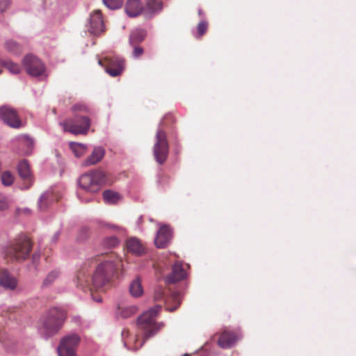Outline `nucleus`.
<instances>
[{
  "instance_id": "e433bc0d",
  "label": "nucleus",
  "mask_w": 356,
  "mask_h": 356,
  "mask_svg": "<svg viewBox=\"0 0 356 356\" xmlns=\"http://www.w3.org/2000/svg\"><path fill=\"white\" fill-rule=\"evenodd\" d=\"M118 239L116 237L111 236L106 239L105 244L109 248H113L116 246L118 244Z\"/></svg>"
},
{
  "instance_id": "393cba45",
  "label": "nucleus",
  "mask_w": 356,
  "mask_h": 356,
  "mask_svg": "<svg viewBox=\"0 0 356 356\" xmlns=\"http://www.w3.org/2000/svg\"><path fill=\"white\" fill-rule=\"evenodd\" d=\"M146 31L143 29H136L133 31L129 36V43L131 46L142 42L146 37Z\"/></svg>"
},
{
  "instance_id": "4c0bfd02",
  "label": "nucleus",
  "mask_w": 356,
  "mask_h": 356,
  "mask_svg": "<svg viewBox=\"0 0 356 356\" xmlns=\"http://www.w3.org/2000/svg\"><path fill=\"white\" fill-rule=\"evenodd\" d=\"M10 0H0V12L3 13L10 7Z\"/></svg>"
},
{
  "instance_id": "c756f323",
  "label": "nucleus",
  "mask_w": 356,
  "mask_h": 356,
  "mask_svg": "<svg viewBox=\"0 0 356 356\" xmlns=\"http://www.w3.org/2000/svg\"><path fill=\"white\" fill-rule=\"evenodd\" d=\"M104 3L110 9L114 10L122 6L123 0H103Z\"/></svg>"
},
{
  "instance_id": "aec40b11",
  "label": "nucleus",
  "mask_w": 356,
  "mask_h": 356,
  "mask_svg": "<svg viewBox=\"0 0 356 356\" xmlns=\"http://www.w3.org/2000/svg\"><path fill=\"white\" fill-rule=\"evenodd\" d=\"M181 294L178 292H172L165 298V309L172 312L175 311L181 304Z\"/></svg>"
},
{
  "instance_id": "1a4fd4ad",
  "label": "nucleus",
  "mask_w": 356,
  "mask_h": 356,
  "mask_svg": "<svg viewBox=\"0 0 356 356\" xmlns=\"http://www.w3.org/2000/svg\"><path fill=\"white\" fill-rule=\"evenodd\" d=\"M23 66L28 74L31 76H40L46 74V68L44 63L33 55H27L23 59Z\"/></svg>"
},
{
  "instance_id": "a19ab883",
  "label": "nucleus",
  "mask_w": 356,
  "mask_h": 356,
  "mask_svg": "<svg viewBox=\"0 0 356 356\" xmlns=\"http://www.w3.org/2000/svg\"><path fill=\"white\" fill-rule=\"evenodd\" d=\"M17 214H20L21 213H29V210L28 209H17Z\"/></svg>"
},
{
  "instance_id": "f8f14e48",
  "label": "nucleus",
  "mask_w": 356,
  "mask_h": 356,
  "mask_svg": "<svg viewBox=\"0 0 356 356\" xmlns=\"http://www.w3.org/2000/svg\"><path fill=\"white\" fill-rule=\"evenodd\" d=\"M105 30V26L100 10H95L90 16L88 31L94 35H99Z\"/></svg>"
},
{
  "instance_id": "c85d7f7f",
  "label": "nucleus",
  "mask_w": 356,
  "mask_h": 356,
  "mask_svg": "<svg viewBox=\"0 0 356 356\" xmlns=\"http://www.w3.org/2000/svg\"><path fill=\"white\" fill-rule=\"evenodd\" d=\"M6 49L13 53L18 54L21 51V47L13 40H8L5 44Z\"/></svg>"
},
{
  "instance_id": "a211bd4d",
  "label": "nucleus",
  "mask_w": 356,
  "mask_h": 356,
  "mask_svg": "<svg viewBox=\"0 0 356 356\" xmlns=\"http://www.w3.org/2000/svg\"><path fill=\"white\" fill-rule=\"evenodd\" d=\"M163 8L161 0H147L145 7L143 8V14L147 17H152L161 11Z\"/></svg>"
},
{
  "instance_id": "f03ea898",
  "label": "nucleus",
  "mask_w": 356,
  "mask_h": 356,
  "mask_svg": "<svg viewBox=\"0 0 356 356\" xmlns=\"http://www.w3.org/2000/svg\"><path fill=\"white\" fill-rule=\"evenodd\" d=\"M161 309V305H155L143 312L137 319V332L133 335L127 328L122 331V339L124 346L130 350H138L145 341L155 336L164 327L163 323L156 321Z\"/></svg>"
},
{
  "instance_id": "2eb2a0df",
  "label": "nucleus",
  "mask_w": 356,
  "mask_h": 356,
  "mask_svg": "<svg viewBox=\"0 0 356 356\" xmlns=\"http://www.w3.org/2000/svg\"><path fill=\"white\" fill-rule=\"evenodd\" d=\"M237 340L236 334L234 332L225 330L218 339V345L222 348L232 347Z\"/></svg>"
},
{
  "instance_id": "58836bf2",
  "label": "nucleus",
  "mask_w": 356,
  "mask_h": 356,
  "mask_svg": "<svg viewBox=\"0 0 356 356\" xmlns=\"http://www.w3.org/2000/svg\"><path fill=\"white\" fill-rule=\"evenodd\" d=\"M133 47V56L135 58H139L140 56H141L144 52L143 48L140 46H138L137 44H135Z\"/></svg>"
},
{
  "instance_id": "6ab92c4d",
  "label": "nucleus",
  "mask_w": 356,
  "mask_h": 356,
  "mask_svg": "<svg viewBox=\"0 0 356 356\" xmlns=\"http://www.w3.org/2000/svg\"><path fill=\"white\" fill-rule=\"evenodd\" d=\"M125 12L130 17H136L143 13V8L139 0H127Z\"/></svg>"
},
{
  "instance_id": "ea45409f",
  "label": "nucleus",
  "mask_w": 356,
  "mask_h": 356,
  "mask_svg": "<svg viewBox=\"0 0 356 356\" xmlns=\"http://www.w3.org/2000/svg\"><path fill=\"white\" fill-rule=\"evenodd\" d=\"M164 297V292L162 290H159L155 292L154 298L157 300H161Z\"/></svg>"
},
{
  "instance_id": "4be33fe9",
  "label": "nucleus",
  "mask_w": 356,
  "mask_h": 356,
  "mask_svg": "<svg viewBox=\"0 0 356 356\" xmlns=\"http://www.w3.org/2000/svg\"><path fill=\"white\" fill-rule=\"evenodd\" d=\"M105 154L104 148L101 147H95L91 155L85 161L86 165H95L100 161Z\"/></svg>"
},
{
  "instance_id": "f257e3e1",
  "label": "nucleus",
  "mask_w": 356,
  "mask_h": 356,
  "mask_svg": "<svg viewBox=\"0 0 356 356\" xmlns=\"http://www.w3.org/2000/svg\"><path fill=\"white\" fill-rule=\"evenodd\" d=\"M122 260L114 253L106 254L104 260L97 266L91 278L87 276V270L83 267L76 275L77 287L83 290L88 289L92 299L96 302H101L102 297L95 294L94 291H105L112 281L115 273L122 268Z\"/></svg>"
},
{
  "instance_id": "39448f33",
  "label": "nucleus",
  "mask_w": 356,
  "mask_h": 356,
  "mask_svg": "<svg viewBox=\"0 0 356 356\" xmlns=\"http://www.w3.org/2000/svg\"><path fill=\"white\" fill-rule=\"evenodd\" d=\"M106 175L100 170H93L82 175L79 180L80 187L88 193H97L106 183Z\"/></svg>"
},
{
  "instance_id": "5701e85b",
  "label": "nucleus",
  "mask_w": 356,
  "mask_h": 356,
  "mask_svg": "<svg viewBox=\"0 0 356 356\" xmlns=\"http://www.w3.org/2000/svg\"><path fill=\"white\" fill-rule=\"evenodd\" d=\"M129 292L134 298L140 297L143 294V287L139 277H136L130 284Z\"/></svg>"
},
{
  "instance_id": "cd10ccee",
  "label": "nucleus",
  "mask_w": 356,
  "mask_h": 356,
  "mask_svg": "<svg viewBox=\"0 0 356 356\" xmlns=\"http://www.w3.org/2000/svg\"><path fill=\"white\" fill-rule=\"evenodd\" d=\"M120 309L121 316L124 318H127L136 314L138 311V307L135 305H129L122 307V309L120 308Z\"/></svg>"
},
{
  "instance_id": "4468645a",
  "label": "nucleus",
  "mask_w": 356,
  "mask_h": 356,
  "mask_svg": "<svg viewBox=\"0 0 356 356\" xmlns=\"http://www.w3.org/2000/svg\"><path fill=\"white\" fill-rule=\"evenodd\" d=\"M186 275V273L182 264L176 262L172 266V273L165 277V280L167 284H174L184 280Z\"/></svg>"
},
{
  "instance_id": "7ed1b4c3",
  "label": "nucleus",
  "mask_w": 356,
  "mask_h": 356,
  "mask_svg": "<svg viewBox=\"0 0 356 356\" xmlns=\"http://www.w3.org/2000/svg\"><path fill=\"white\" fill-rule=\"evenodd\" d=\"M32 247L31 239L24 234H20L6 247L5 254L13 260L24 261L29 257Z\"/></svg>"
},
{
  "instance_id": "f3484780",
  "label": "nucleus",
  "mask_w": 356,
  "mask_h": 356,
  "mask_svg": "<svg viewBox=\"0 0 356 356\" xmlns=\"http://www.w3.org/2000/svg\"><path fill=\"white\" fill-rule=\"evenodd\" d=\"M18 172L25 183V187L29 188L33 183L32 175L30 167L26 161L19 162L18 165Z\"/></svg>"
},
{
  "instance_id": "7c9ffc66",
  "label": "nucleus",
  "mask_w": 356,
  "mask_h": 356,
  "mask_svg": "<svg viewBox=\"0 0 356 356\" xmlns=\"http://www.w3.org/2000/svg\"><path fill=\"white\" fill-rule=\"evenodd\" d=\"M4 67L13 74H18L21 70L19 65L10 60L4 63Z\"/></svg>"
},
{
  "instance_id": "412c9836",
  "label": "nucleus",
  "mask_w": 356,
  "mask_h": 356,
  "mask_svg": "<svg viewBox=\"0 0 356 356\" xmlns=\"http://www.w3.org/2000/svg\"><path fill=\"white\" fill-rule=\"evenodd\" d=\"M127 250L133 254L140 256L145 252L143 245L140 241L135 238H131L127 241Z\"/></svg>"
},
{
  "instance_id": "20e7f679",
  "label": "nucleus",
  "mask_w": 356,
  "mask_h": 356,
  "mask_svg": "<svg viewBox=\"0 0 356 356\" xmlns=\"http://www.w3.org/2000/svg\"><path fill=\"white\" fill-rule=\"evenodd\" d=\"M65 313L58 308L50 309L42 321V332L47 337H50L57 334L61 329L65 319Z\"/></svg>"
},
{
  "instance_id": "6e6552de",
  "label": "nucleus",
  "mask_w": 356,
  "mask_h": 356,
  "mask_svg": "<svg viewBox=\"0 0 356 356\" xmlns=\"http://www.w3.org/2000/svg\"><path fill=\"white\" fill-rule=\"evenodd\" d=\"M80 342V337L71 334L60 339L57 350L59 356H76V352Z\"/></svg>"
},
{
  "instance_id": "ddd939ff",
  "label": "nucleus",
  "mask_w": 356,
  "mask_h": 356,
  "mask_svg": "<svg viewBox=\"0 0 356 356\" xmlns=\"http://www.w3.org/2000/svg\"><path fill=\"white\" fill-rule=\"evenodd\" d=\"M172 238V230L166 225L161 227L159 229L154 243L157 248H165Z\"/></svg>"
},
{
  "instance_id": "9b49d317",
  "label": "nucleus",
  "mask_w": 356,
  "mask_h": 356,
  "mask_svg": "<svg viewBox=\"0 0 356 356\" xmlns=\"http://www.w3.org/2000/svg\"><path fill=\"white\" fill-rule=\"evenodd\" d=\"M98 63L111 76L120 75L124 70V60L118 57H106Z\"/></svg>"
},
{
  "instance_id": "a878e982",
  "label": "nucleus",
  "mask_w": 356,
  "mask_h": 356,
  "mask_svg": "<svg viewBox=\"0 0 356 356\" xmlns=\"http://www.w3.org/2000/svg\"><path fill=\"white\" fill-rule=\"evenodd\" d=\"M59 198L60 196L54 195L52 192H46L40 197L39 207L42 210L45 209L47 208V204L49 202L53 200L58 201Z\"/></svg>"
},
{
  "instance_id": "c9c22d12",
  "label": "nucleus",
  "mask_w": 356,
  "mask_h": 356,
  "mask_svg": "<svg viewBox=\"0 0 356 356\" xmlns=\"http://www.w3.org/2000/svg\"><path fill=\"white\" fill-rule=\"evenodd\" d=\"M208 24L204 22H200L197 25V32L200 36H202L207 31Z\"/></svg>"
},
{
  "instance_id": "bb28decb",
  "label": "nucleus",
  "mask_w": 356,
  "mask_h": 356,
  "mask_svg": "<svg viewBox=\"0 0 356 356\" xmlns=\"http://www.w3.org/2000/svg\"><path fill=\"white\" fill-rule=\"evenodd\" d=\"M70 147L76 157L83 155L86 150V146L81 143H70Z\"/></svg>"
},
{
  "instance_id": "72a5a7b5",
  "label": "nucleus",
  "mask_w": 356,
  "mask_h": 356,
  "mask_svg": "<svg viewBox=\"0 0 356 356\" xmlns=\"http://www.w3.org/2000/svg\"><path fill=\"white\" fill-rule=\"evenodd\" d=\"M72 111L73 112H81V113H90L89 108L83 103H77L72 106Z\"/></svg>"
},
{
  "instance_id": "423d86ee",
  "label": "nucleus",
  "mask_w": 356,
  "mask_h": 356,
  "mask_svg": "<svg viewBox=\"0 0 356 356\" xmlns=\"http://www.w3.org/2000/svg\"><path fill=\"white\" fill-rule=\"evenodd\" d=\"M64 131L74 135L86 134L90 126V120L88 117L76 115L75 118H69L60 123Z\"/></svg>"
},
{
  "instance_id": "f704fd0d",
  "label": "nucleus",
  "mask_w": 356,
  "mask_h": 356,
  "mask_svg": "<svg viewBox=\"0 0 356 356\" xmlns=\"http://www.w3.org/2000/svg\"><path fill=\"white\" fill-rule=\"evenodd\" d=\"M9 207V201L7 197L0 193V211L6 210Z\"/></svg>"
},
{
  "instance_id": "b1692460",
  "label": "nucleus",
  "mask_w": 356,
  "mask_h": 356,
  "mask_svg": "<svg viewBox=\"0 0 356 356\" xmlns=\"http://www.w3.org/2000/svg\"><path fill=\"white\" fill-rule=\"evenodd\" d=\"M102 196L104 202L108 204H115L122 199V196L118 192L112 190L104 191Z\"/></svg>"
},
{
  "instance_id": "473e14b6",
  "label": "nucleus",
  "mask_w": 356,
  "mask_h": 356,
  "mask_svg": "<svg viewBox=\"0 0 356 356\" xmlns=\"http://www.w3.org/2000/svg\"><path fill=\"white\" fill-rule=\"evenodd\" d=\"M59 275L58 270H53L50 272L43 281V285L47 286L52 283Z\"/></svg>"
},
{
  "instance_id": "2f4dec72",
  "label": "nucleus",
  "mask_w": 356,
  "mask_h": 356,
  "mask_svg": "<svg viewBox=\"0 0 356 356\" xmlns=\"http://www.w3.org/2000/svg\"><path fill=\"white\" fill-rule=\"evenodd\" d=\"M1 181L4 186H10L14 181L13 175L9 172H4L1 175Z\"/></svg>"
},
{
  "instance_id": "dca6fc26",
  "label": "nucleus",
  "mask_w": 356,
  "mask_h": 356,
  "mask_svg": "<svg viewBox=\"0 0 356 356\" xmlns=\"http://www.w3.org/2000/svg\"><path fill=\"white\" fill-rule=\"evenodd\" d=\"M17 284V280L7 270H0V286L6 289L13 290Z\"/></svg>"
},
{
  "instance_id": "0eeeda50",
  "label": "nucleus",
  "mask_w": 356,
  "mask_h": 356,
  "mask_svg": "<svg viewBox=\"0 0 356 356\" xmlns=\"http://www.w3.org/2000/svg\"><path fill=\"white\" fill-rule=\"evenodd\" d=\"M168 151L169 145L166 133L162 129H159L156 135V143L153 149L156 162L159 164L164 163L168 158Z\"/></svg>"
},
{
  "instance_id": "9d476101",
  "label": "nucleus",
  "mask_w": 356,
  "mask_h": 356,
  "mask_svg": "<svg viewBox=\"0 0 356 356\" xmlns=\"http://www.w3.org/2000/svg\"><path fill=\"white\" fill-rule=\"evenodd\" d=\"M0 120L11 128L18 129L23 126L16 110L8 106L0 107Z\"/></svg>"
}]
</instances>
